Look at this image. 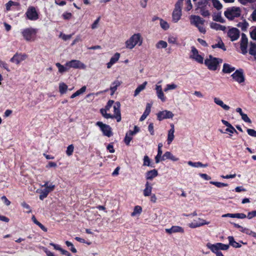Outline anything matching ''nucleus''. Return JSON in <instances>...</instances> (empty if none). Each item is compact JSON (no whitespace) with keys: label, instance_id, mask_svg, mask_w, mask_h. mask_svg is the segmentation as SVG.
<instances>
[{"label":"nucleus","instance_id":"f257e3e1","mask_svg":"<svg viewBox=\"0 0 256 256\" xmlns=\"http://www.w3.org/2000/svg\"><path fill=\"white\" fill-rule=\"evenodd\" d=\"M120 104L119 102H117L115 103L114 106V114L112 115L110 114H108L107 110L105 109H101L100 113L102 116L106 118H115L118 122H120L121 120V114L120 110Z\"/></svg>","mask_w":256,"mask_h":256},{"label":"nucleus","instance_id":"f03ea898","mask_svg":"<svg viewBox=\"0 0 256 256\" xmlns=\"http://www.w3.org/2000/svg\"><path fill=\"white\" fill-rule=\"evenodd\" d=\"M143 41L142 38L140 34H134L126 42V47L132 50L136 45L140 46Z\"/></svg>","mask_w":256,"mask_h":256},{"label":"nucleus","instance_id":"7ed1b4c3","mask_svg":"<svg viewBox=\"0 0 256 256\" xmlns=\"http://www.w3.org/2000/svg\"><path fill=\"white\" fill-rule=\"evenodd\" d=\"M42 187H44V189H38L36 190L37 193L40 194L39 198L40 200H43L44 198H46L48 194L53 191L55 188V185L50 184H48V182H44V184L41 185Z\"/></svg>","mask_w":256,"mask_h":256},{"label":"nucleus","instance_id":"20e7f679","mask_svg":"<svg viewBox=\"0 0 256 256\" xmlns=\"http://www.w3.org/2000/svg\"><path fill=\"white\" fill-rule=\"evenodd\" d=\"M241 10L238 7L232 6L228 8L224 12V16L229 20H233L240 16Z\"/></svg>","mask_w":256,"mask_h":256},{"label":"nucleus","instance_id":"39448f33","mask_svg":"<svg viewBox=\"0 0 256 256\" xmlns=\"http://www.w3.org/2000/svg\"><path fill=\"white\" fill-rule=\"evenodd\" d=\"M22 34L24 39L27 42L34 41L37 33V30L32 28H28L23 30Z\"/></svg>","mask_w":256,"mask_h":256},{"label":"nucleus","instance_id":"423d86ee","mask_svg":"<svg viewBox=\"0 0 256 256\" xmlns=\"http://www.w3.org/2000/svg\"><path fill=\"white\" fill-rule=\"evenodd\" d=\"M222 62V59L216 58L209 56L208 58L205 60V64L210 70H215L217 69L218 66Z\"/></svg>","mask_w":256,"mask_h":256},{"label":"nucleus","instance_id":"0eeeda50","mask_svg":"<svg viewBox=\"0 0 256 256\" xmlns=\"http://www.w3.org/2000/svg\"><path fill=\"white\" fill-rule=\"evenodd\" d=\"M182 1L183 0H178L175 4V8L172 12V20L174 22H177L181 18Z\"/></svg>","mask_w":256,"mask_h":256},{"label":"nucleus","instance_id":"6e6552de","mask_svg":"<svg viewBox=\"0 0 256 256\" xmlns=\"http://www.w3.org/2000/svg\"><path fill=\"white\" fill-rule=\"evenodd\" d=\"M66 66L70 68L86 69V66L79 60H73L66 63Z\"/></svg>","mask_w":256,"mask_h":256},{"label":"nucleus","instance_id":"1a4fd4ad","mask_svg":"<svg viewBox=\"0 0 256 256\" xmlns=\"http://www.w3.org/2000/svg\"><path fill=\"white\" fill-rule=\"evenodd\" d=\"M96 126L100 127V130L102 131L104 135L110 137L112 135V128L110 126L103 124L101 122H98L96 123Z\"/></svg>","mask_w":256,"mask_h":256},{"label":"nucleus","instance_id":"9d476101","mask_svg":"<svg viewBox=\"0 0 256 256\" xmlns=\"http://www.w3.org/2000/svg\"><path fill=\"white\" fill-rule=\"evenodd\" d=\"M232 77L238 84H242L245 80L244 70L241 68L236 70L235 72L232 74Z\"/></svg>","mask_w":256,"mask_h":256},{"label":"nucleus","instance_id":"9b49d317","mask_svg":"<svg viewBox=\"0 0 256 256\" xmlns=\"http://www.w3.org/2000/svg\"><path fill=\"white\" fill-rule=\"evenodd\" d=\"M158 120L161 121L164 119L172 118L174 117L173 113L169 110H164L158 112L157 114Z\"/></svg>","mask_w":256,"mask_h":256},{"label":"nucleus","instance_id":"f8f14e48","mask_svg":"<svg viewBox=\"0 0 256 256\" xmlns=\"http://www.w3.org/2000/svg\"><path fill=\"white\" fill-rule=\"evenodd\" d=\"M228 36L230 40L233 42L237 40L240 36V31L236 28H230L228 32Z\"/></svg>","mask_w":256,"mask_h":256},{"label":"nucleus","instance_id":"ddd939ff","mask_svg":"<svg viewBox=\"0 0 256 256\" xmlns=\"http://www.w3.org/2000/svg\"><path fill=\"white\" fill-rule=\"evenodd\" d=\"M26 17L32 20H35L38 19V16L35 8L31 6L28 8L26 12Z\"/></svg>","mask_w":256,"mask_h":256},{"label":"nucleus","instance_id":"4468645a","mask_svg":"<svg viewBox=\"0 0 256 256\" xmlns=\"http://www.w3.org/2000/svg\"><path fill=\"white\" fill-rule=\"evenodd\" d=\"M241 40L240 42V49L242 54H245L248 52L247 47L248 44V39L244 33H242L241 35Z\"/></svg>","mask_w":256,"mask_h":256},{"label":"nucleus","instance_id":"2eb2a0df","mask_svg":"<svg viewBox=\"0 0 256 256\" xmlns=\"http://www.w3.org/2000/svg\"><path fill=\"white\" fill-rule=\"evenodd\" d=\"M190 58L200 64L202 63L204 61L203 57L198 54V50L194 46L192 47L191 54Z\"/></svg>","mask_w":256,"mask_h":256},{"label":"nucleus","instance_id":"dca6fc26","mask_svg":"<svg viewBox=\"0 0 256 256\" xmlns=\"http://www.w3.org/2000/svg\"><path fill=\"white\" fill-rule=\"evenodd\" d=\"M209 222H206V220L200 218H198L197 220H194L193 222L189 224L188 226L190 228H196L202 226L205 224H208Z\"/></svg>","mask_w":256,"mask_h":256},{"label":"nucleus","instance_id":"f3484780","mask_svg":"<svg viewBox=\"0 0 256 256\" xmlns=\"http://www.w3.org/2000/svg\"><path fill=\"white\" fill-rule=\"evenodd\" d=\"M27 56L25 54H16L10 59V62L18 64L21 62L26 59Z\"/></svg>","mask_w":256,"mask_h":256},{"label":"nucleus","instance_id":"a211bd4d","mask_svg":"<svg viewBox=\"0 0 256 256\" xmlns=\"http://www.w3.org/2000/svg\"><path fill=\"white\" fill-rule=\"evenodd\" d=\"M162 81H160L156 85L155 90H156V93L158 98L160 99L162 102H164L166 100V98L164 96V94L162 90V88L161 85H158V84H160Z\"/></svg>","mask_w":256,"mask_h":256},{"label":"nucleus","instance_id":"6ab92c4d","mask_svg":"<svg viewBox=\"0 0 256 256\" xmlns=\"http://www.w3.org/2000/svg\"><path fill=\"white\" fill-rule=\"evenodd\" d=\"M190 22L196 26H198L200 24H203L204 20L200 16L192 15L190 16Z\"/></svg>","mask_w":256,"mask_h":256},{"label":"nucleus","instance_id":"aec40b11","mask_svg":"<svg viewBox=\"0 0 256 256\" xmlns=\"http://www.w3.org/2000/svg\"><path fill=\"white\" fill-rule=\"evenodd\" d=\"M174 126L173 124H170V129L168 131L167 142L168 144H170L173 141L174 136Z\"/></svg>","mask_w":256,"mask_h":256},{"label":"nucleus","instance_id":"412c9836","mask_svg":"<svg viewBox=\"0 0 256 256\" xmlns=\"http://www.w3.org/2000/svg\"><path fill=\"white\" fill-rule=\"evenodd\" d=\"M166 232L168 234H172L176 232L184 233V230L181 226H172L170 228H166Z\"/></svg>","mask_w":256,"mask_h":256},{"label":"nucleus","instance_id":"4be33fe9","mask_svg":"<svg viewBox=\"0 0 256 256\" xmlns=\"http://www.w3.org/2000/svg\"><path fill=\"white\" fill-rule=\"evenodd\" d=\"M222 123L226 126L228 128L226 129V132H228L230 134H233L234 132L238 134L237 131L234 128V127L228 121L225 120H222Z\"/></svg>","mask_w":256,"mask_h":256},{"label":"nucleus","instance_id":"5701e85b","mask_svg":"<svg viewBox=\"0 0 256 256\" xmlns=\"http://www.w3.org/2000/svg\"><path fill=\"white\" fill-rule=\"evenodd\" d=\"M167 159L171 160L174 162H176L178 160V158L175 157L170 152H166L162 156L161 160L164 161Z\"/></svg>","mask_w":256,"mask_h":256},{"label":"nucleus","instance_id":"b1692460","mask_svg":"<svg viewBox=\"0 0 256 256\" xmlns=\"http://www.w3.org/2000/svg\"><path fill=\"white\" fill-rule=\"evenodd\" d=\"M120 56V54L119 53H116L111 58L110 62L107 64V68H110L112 66L119 60Z\"/></svg>","mask_w":256,"mask_h":256},{"label":"nucleus","instance_id":"393cba45","mask_svg":"<svg viewBox=\"0 0 256 256\" xmlns=\"http://www.w3.org/2000/svg\"><path fill=\"white\" fill-rule=\"evenodd\" d=\"M151 107L152 105L150 104H147L146 110L140 119V121L142 122L148 116L151 110Z\"/></svg>","mask_w":256,"mask_h":256},{"label":"nucleus","instance_id":"a878e982","mask_svg":"<svg viewBox=\"0 0 256 256\" xmlns=\"http://www.w3.org/2000/svg\"><path fill=\"white\" fill-rule=\"evenodd\" d=\"M214 101L216 104L220 106L224 110H228L230 108L228 106L224 104V102L218 98H214Z\"/></svg>","mask_w":256,"mask_h":256},{"label":"nucleus","instance_id":"bb28decb","mask_svg":"<svg viewBox=\"0 0 256 256\" xmlns=\"http://www.w3.org/2000/svg\"><path fill=\"white\" fill-rule=\"evenodd\" d=\"M158 175V170L154 169L152 170L148 171L146 173V178L148 180H152L154 178L156 177Z\"/></svg>","mask_w":256,"mask_h":256},{"label":"nucleus","instance_id":"cd10ccee","mask_svg":"<svg viewBox=\"0 0 256 256\" xmlns=\"http://www.w3.org/2000/svg\"><path fill=\"white\" fill-rule=\"evenodd\" d=\"M145 187L144 190V195L145 196H150L152 194V186L150 185L149 182H147L146 183Z\"/></svg>","mask_w":256,"mask_h":256},{"label":"nucleus","instance_id":"c85d7f7f","mask_svg":"<svg viewBox=\"0 0 256 256\" xmlns=\"http://www.w3.org/2000/svg\"><path fill=\"white\" fill-rule=\"evenodd\" d=\"M235 70V68L229 64H224L222 72L226 74H229Z\"/></svg>","mask_w":256,"mask_h":256},{"label":"nucleus","instance_id":"c756f323","mask_svg":"<svg viewBox=\"0 0 256 256\" xmlns=\"http://www.w3.org/2000/svg\"><path fill=\"white\" fill-rule=\"evenodd\" d=\"M228 241H229L230 245L232 246L234 248H239L241 247L242 246L239 243L236 242L234 240V238L233 236H229L228 237Z\"/></svg>","mask_w":256,"mask_h":256},{"label":"nucleus","instance_id":"7c9ffc66","mask_svg":"<svg viewBox=\"0 0 256 256\" xmlns=\"http://www.w3.org/2000/svg\"><path fill=\"white\" fill-rule=\"evenodd\" d=\"M148 82H144L142 84L140 85L134 91V96H137L140 92H142V90H144L146 84H147Z\"/></svg>","mask_w":256,"mask_h":256},{"label":"nucleus","instance_id":"2f4dec72","mask_svg":"<svg viewBox=\"0 0 256 256\" xmlns=\"http://www.w3.org/2000/svg\"><path fill=\"white\" fill-rule=\"evenodd\" d=\"M210 27L212 29H214L216 30H221L222 31H224L226 30V27L225 26L215 22H212L210 24Z\"/></svg>","mask_w":256,"mask_h":256},{"label":"nucleus","instance_id":"473e14b6","mask_svg":"<svg viewBox=\"0 0 256 256\" xmlns=\"http://www.w3.org/2000/svg\"><path fill=\"white\" fill-rule=\"evenodd\" d=\"M206 246L216 254L219 252L218 243L214 244L208 242L206 244Z\"/></svg>","mask_w":256,"mask_h":256},{"label":"nucleus","instance_id":"72a5a7b5","mask_svg":"<svg viewBox=\"0 0 256 256\" xmlns=\"http://www.w3.org/2000/svg\"><path fill=\"white\" fill-rule=\"evenodd\" d=\"M56 66H57L58 70V72L60 74H63L68 70L69 68L66 66H64L62 65L60 63L57 62L56 64Z\"/></svg>","mask_w":256,"mask_h":256},{"label":"nucleus","instance_id":"f704fd0d","mask_svg":"<svg viewBox=\"0 0 256 256\" xmlns=\"http://www.w3.org/2000/svg\"><path fill=\"white\" fill-rule=\"evenodd\" d=\"M86 86H83L82 88H80V90L74 93L71 96V98H74L75 97L78 96L79 95L84 93L86 90Z\"/></svg>","mask_w":256,"mask_h":256},{"label":"nucleus","instance_id":"c9c22d12","mask_svg":"<svg viewBox=\"0 0 256 256\" xmlns=\"http://www.w3.org/2000/svg\"><path fill=\"white\" fill-rule=\"evenodd\" d=\"M240 231L242 232L245 233L250 236H252L256 238V232L250 230L248 228H242V230H240Z\"/></svg>","mask_w":256,"mask_h":256},{"label":"nucleus","instance_id":"e433bc0d","mask_svg":"<svg viewBox=\"0 0 256 256\" xmlns=\"http://www.w3.org/2000/svg\"><path fill=\"white\" fill-rule=\"evenodd\" d=\"M188 164L194 166V167H206L208 166V164H202L200 162H193L192 161H189L188 162Z\"/></svg>","mask_w":256,"mask_h":256},{"label":"nucleus","instance_id":"4c0bfd02","mask_svg":"<svg viewBox=\"0 0 256 256\" xmlns=\"http://www.w3.org/2000/svg\"><path fill=\"white\" fill-rule=\"evenodd\" d=\"M249 54L252 56L256 55V43L252 42H250Z\"/></svg>","mask_w":256,"mask_h":256},{"label":"nucleus","instance_id":"58836bf2","mask_svg":"<svg viewBox=\"0 0 256 256\" xmlns=\"http://www.w3.org/2000/svg\"><path fill=\"white\" fill-rule=\"evenodd\" d=\"M212 48H218L222 49V50H224V51L226 50V48L224 46V42H222V41L221 40H218V44L212 45Z\"/></svg>","mask_w":256,"mask_h":256},{"label":"nucleus","instance_id":"ea45409f","mask_svg":"<svg viewBox=\"0 0 256 256\" xmlns=\"http://www.w3.org/2000/svg\"><path fill=\"white\" fill-rule=\"evenodd\" d=\"M68 90V86L64 82H61L59 84V91L61 94H64Z\"/></svg>","mask_w":256,"mask_h":256},{"label":"nucleus","instance_id":"a19ab883","mask_svg":"<svg viewBox=\"0 0 256 256\" xmlns=\"http://www.w3.org/2000/svg\"><path fill=\"white\" fill-rule=\"evenodd\" d=\"M213 20L222 23L224 22V20L222 18L220 13L215 14L213 16Z\"/></svg>","mask_w":256,"mask_h":256},{"label":"nucleus","instance_id":"79ce46f5","mask_svg":"<svg viewBox=\"0 0 256 256\" xmlns=\"http://www.w3.org/2000/svg\"><path fill=\"white\" fill-rule=\"evenodd\" d=\"M237 26L240 28L242 30H246L248 26V24L246 20H244L243 22H239L237 24Z\"/></svg>","mask_w":256,"mask_h":256},{"label":"nucleus","instance_id":"37998d69","mask_svg":"<svg viewBox=\"0 0 256 256\" xmlns=\"http://www.w3.org/2000/svg\"><path fill=\"white\" fill-rule=\"evenodd\" d=\"M142 212V208L141 206H137L134 208L133 212L131 214L132 216H134L138 214H140Z\"/></svg>","mask_w":256,"mask_h":256},{"label":"nucleus","instance_id":"c03bdc74","mask_svg":"<svg viewBox=\"0 0 256 256\" xmlns=\"http://www.w3.org/2000/svg\"><path fill=\"white\" fill-rule=\"evenodd\" d=\"M168 44L164 40H160L156 44V47L158 48H166Z\"/></svg>","mask_w":256,"mask_h":256},{"label":"nucleus","instance_id":"a18cd8bd","mask_svg":"<svg viewBox=\"0 0 256 256\" xmlns=\"http://www.w3.org/2000/svg\"><path fill=\"white\" fill-rule=\"evenodd\" d=\"M214 6L218 10H220L222 6L221 3L218 0H212Z\"/></svg>","mask_w":256,"mask_h":256},{"label":"nucleus","instance_id":"49530a36","mask_svg":"<svg viewBox=\"0 0 256 256\" xmlns=\"http://www.w3.org/2000/svg\"><path fill=\"white\" fill-rule=\"evenodd\" d=\"M160 26L164 30H168L170 27L168 23L162 19H160Z\"/></svg>","mask_w":256,"mask_h":256},{"label":"nucleus","instance_id":"de8ad7c7","mask_svg":"<svg viewBox=\"0 0 256 256\" xmlns=\"http://www.w3.org/2000/svg\"><path fill=\"white\" fill-rule=\"evenodd\" d=\"M200 10V14L204 17H207L210 16V13L209 11L207 10H206L204 8H199Z\"/></svg>","mask_w":256,"mask_h":256},{"label":"nucleus","instance_id":"09e8293b","mask_svg":"<svg viewBox=\"0 0 256 256\" xmlns=\"http://www.w3.org/2000/svg\"><path fill=\"white\" fill-rule=\"evenodd\" d=\"M74 150V146L73 144H70L67 147L66 154L68 156L72 155Z\"/></svg>","mask_w":256,"mask_h":256},{"label":"nucleus","instance_id":"8fccbe9b","mask_svg":"<svg viewBox=\"0 0 256 256\" xmlns=\"http://www.w3.org/2000/svg\"><path fill=\"white\" fill-rule=\"evenodd\" d=\"M210 184H214L217 186L218 188H221L222 186H227L228 184H224L220 182H210Z\"/></svg>","mask_w":256,"mask_h":256},{"label":"nucleus","instance_id":"3c124183","mask_svg":"<svg viewBox=\"0 0 256 256\" xmlns=\"http://www.w3.org/2000/svg\"><path fill=\"white\" fill-rule=\"evenodd\" d=\"M21 206L26 210V212L30 213L32 212V210H31L30 206L28 204H27L26 202H22L21 203Z\"/></svg>","mask_w":256,"mask_h":256},{"label":"nucleus","instance_id":"603ef678","mask_svg":"<svg viewBox=\"0 0 256 256\" xmlns=\"http://www.w3.org/2000/svg\"><path fill=\"white\" fill-rule=\"evenodd\" d=\"M65 243L68 246L70 247V250L73 253H76L77 252L76 248L74 247V244L71 242L69 241H66Z\"/></svg>","mask_w":256,"mask_h":256},{"label":"nucleus","instance_id":"864d4df0","mask_svg":"<svg viewBox=\"0 0 256 256\" xmlns=\"http://www.w3.org/2000/svg\"><path fill=\"white\" fill-rule=\"evenodd\" d=\"M208 4L207 0H200L198 3V8H204Z\"/></svg>","mask_w":256,"mask_h":256},{"label":"nucleus","instance_id":"5fc2aeb1","mask_svg":"<svg viewBox=\"0 0 256 256\" xmlns=\"http://www.w3.org/2000/svg\"><path fill=\"white\" fill-rule=\"evenodd\" d=\"M150 160L148 156H145L144 158V166H150Z\"/></svg>","mask_w":256,"mask_h":256},{"label":"nucleus","instance_id":"6e6d98bb","mask_svg":"<svg viewBox=\"0 0 256 256\" xmlns=\"http://www.w3.org/2000/svg\"><path fill=\"white\" fill-rule=\"evenodd\" d=\"M177 88V86L175 84H168L166 85V87L164 88V91L167 92L169 90H174Z\"/></svg>","mask_w":256,"mask_h":256},{"label":"nucleus","instance_id":"4d7b16f0","mask_svg":"<svg viewBox=\"0 0 256 256\" xmlns=\"http://www.w3.org/2000/svg\"><path fill=\"white\" fill-rule=\"evenodd\" d=\"M218 250H227L229 248V245L224 244L222 243H218Z\"/></svg>","mask_w":256,"mask_h":256},{"label":"nucleus","instance_id":"13d9d810","mask_svg":"<svg viewBox=\"0 0 256 256\" xmlns=\"http://www.w3.org/2000/svg\"><path fill=\"white\" fill-rule=\"evenodd\" d=\"M132 136H128V134H126V136L124 139V142L125 144L127 146H128L130 144V141L132 140Z\"/></svg>","mask_w":256,"mask_h":256},{"label":"nucleus","instance_id":"bf43d9fd","mask_svg":"<svg viewBox=\"0 0 256 256\" xmlns=\"http://www.w3.org/2000/svg\"><path fill=\"white\" fill-rule=\"evenodd\" d=\"M100 17L99 16L92 24L91 28L92 29H95L98 28V25L99 23L100 20Z\"/></svg>","mask_w":256,"mask_h":256},{"label":"nucleus","instance_id":"052dcab7","mask_svg":"<svg viewBox=\"0 0 256 256\" xmlns=\"http://www.w3.org/2000/svg\"><path fill=\"white\" fill-rule=\"evenodd\" d=\"M242 118L245 122L250 124L252 122L250 118L246 114H244L242 116Z\"/></svg>","mask_w":256,"mask_h":256},{"label":"nucleus","instance_id":"680f3d73","mask_svg":"<svg viewBox=\"0 0 256 256\" xmlns=\"http://www.w3.org/2000/svg\"><path fill=\"white\" fill-rule=\"evenodd\" d=\"M248 134L253 137L256 138V131L253 129L248 128L247 130Z\"/></svg>","mask_w":256,"mask_h":256},{"label":"nucleus","instance_id":"e2e57ef3","mask_svg":"<svg viewBox=\"0 0 256 256\" xmlns=\"http://www.w3.org/2000/svg\"><path fill=\"white\" fill-rule=\"evenodd\" d=\"M114 101L113 100H108L104 109L107 110H109L110 108L112 107V106L114 104Z\"/></svg>","mask_w":256,"mask_h":256},{"label":"nucleus","instance_id":"0e129e2a","mask_svg":"<svg viewBox=\"0 0 256 256\" xmlns=\"http://www.w3.org/2000/svg\"><path fill=\"white\" fill-rule=\"evenodd\" d=\"M254 216H256V210H254V211L249 212L248 214L247 218L248 219H251Z\"/></svg>","mask_w":256,"mask_h":256},{"label":"nucleus","instance_id":"69168bd1","mask_svg":"<svg viewBox=\"0 0 256 256\" xmlns=\"http://www.w3.org/2000/svg\"><path fill=\"white\" fill-rule=\"evenodd\" d=\"M246 217V216L242 213L235 214V218L243 219Z\"/></svg>","mask_w":256,"mask_h":256},{"label":"nucleus","instance_id":"338daca9","mask_svg":"<svg viewBox=\"0 0 256 256\" xmlns=\"http://www.w3.org/2000/svg\"><path fill=\"white\" fill-rule=\"evenodd\" d=\"M148 131L152 135L154 134V125L152 123H150L148 126Z\"/></svg>","mask_w":256,"mask_h":256},{"label":"nucleus","instance_id":"774afa93","mask_svg":"<svg viewBox=\"0 0 256 256\" xmlns=\"http://www.w3.org/2000/svg\"><path fill=\"white\" fill-rule=\"evenodd\" d=\"M250 35L252 39L256 40V28L250 32Z\"/></svg>","mask_w":256,"mask_h":256}]
</instances>
